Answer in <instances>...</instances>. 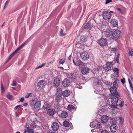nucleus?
<instances>
[{"label":"nucleus","mask_w":133,"mask_h":133,"mask_svg":"<svg viewBox=\"0 0 133 133\" xmlns=\"http://www.w3.org/2000/svg\"><path fill=\"white\" fill-rule=\"evenodd\" d=\"M101 81L98 78H96L95 79V85L94 88L96 90L101 91L103 90V87L100 84Z\"/></svg>","instance_id":"nucleus-1"},{"label":"nucleus","mask_w":133,"mask_h":133,"mask_svg":"<svg viewBox=\"0 0 133 133\" xmlns=\"http://www.w3.org/2000/svg\"><path fill=\"white\" fill-rule=\"evenodd\" d=\"M113 61L108 62L106 63V66L104 69L105 71H110L111 70V66H113Z\"/></svg>","instance_id":"nucleus-2"},{"label":"nucleus","mask_w":133,"mask_h":133,"mask_svg":"<svg viewBox=\"0 0 133 133\" xmlns=\"http://www.w3.org/2000/svg\"><path fill=\"white\" fill-rule=\"evenodd\" d=\"M117 95L115 96H112V97L111 98V103L113 104H116L118 101L120 96L119 94H117Z\"/></svg>","instance_id":"nucleus-3"},{"label":"nucleus","mask_w":133,"mask_h":133,"mask_svg":"<svg viewBox=\"0 0 133 133\" xmlns=\"http://www.w3.org/2000/svg\"><path fill=\"white\" fill-rule=\"evenodd\" d=\"M111 16V14L110 12L108 11H105L103 14V18L105 20L108 21L110 19Z\"/></svg>","instance_id":"nucleus-4"},{"label":"nucleus","mask_w":133,"mask_h":133,"mask_svg":"<svg viewBox=\"0 0 133 133\" xmlns=\"http://www.w3.org/2000/svg\"><path fill=\"white\" fill-rule=\"evenodd\" d=\"M111 93V96H115L117 95V94H119L117 92V88L116 87H112L109 89Z\"/></svg>","instance_id":"nucleus-5"},{"label":"nucleus","mask_w":133,"mask_h":133,"mask_svg":"<svg viewBox=\"0 0 133 133\" xmlns=\"http://www.w3.org/2000/svg\"><path fill=\"white\" fill-rule=\"evenodd\" d=\"M80 56L83 60L84 61L87 60L89 58V56L86 52L81 53L80 54Z\"/></svg>","instance_id":"nucleus-6"},{"label":"nucleus","mask_w":133,"mask_h":133,"mask_svg":"<svg viewBox=\"0 0 133 133\" xmlns=\"http://www.w3.org/2000/svg\"><path fill=\"white\" fill-rule=\"evenodd\" d=\"M70 84V82L69 79L66 78L64 79L62 82L63 85L65 87H68L69 85Z\"/></svg>","instance_id":"nucleus-7"},{"label":"nucleus","mask_w":133,"mask_h":133,"mask_svg":"<svg viewBox=\"0 0 133 133\" xmlns=\"http://www.w3.org/2000/svg\"><path fill=\"white\" fill-rule=\"evenodd\" d=\"M52 129L54 131H56L58 130L59 128V124L56 122H54L51 125Z\"/></svg>","instance_id":"nucleus-8"},{"label":"nucleus","mask_w":133,"mask_h":133,"mask_svg":"<svg viewBox=\"0 0 133 133\" xmlns=\"http://www.w3.org/2000/svg\"><path fill=\"white\" fill-rule=\"evenodd\" d=\"M121 32L118 30H116L112 33V36L116 38L119 37L120 36Z\"/></svg>","instance_id":"nucleus-9"},{"label":"nucleus","mask_w":133,"mask_h":133,"mask_svg":"<svg viewBox=\"0 0 133 133\" xmlns=\"http://www.w3.org/2000/svg\"><path fill=\"white\" fill-rule=\"evenodd\" d=\"M107 40L103 38H101L98 41V43L99 45L101 46H105L107 44Z\"/></svg>","instance_id":"nucleus-10"},{"label":"nucleus","mask_w":133,"mask_h":133,"mask_svg":"<svg viewBox=\"0 0 133 133\" xmlns=\"http://www.w3.org/2000/svg\"><path fill=\"white\" fill-rule=\"evenodd\" d=\"M60 80L58 78H56L54 80V86L55 88H57L60 85Z\"/></svg>","instance_id":"nucleus-11"},{"label":"nucleus","mask_w":133,"mask_h":133,"mask_svg":"<svg viewBox=\"0 0 133 133\" xmlns=\"http://www.w3.org/2000/svg\"><path fill=\"white\" fill-rule=\"evenodd\" d=\"M75 59H73V61L75 65L78 66L80 65H84V63L80 60H78V59L75 60Z\"/></svg>","instance_id":"nucleus-12"},{"label":"nucleus","mask_w":133,"mask_h":133,"mask_svg":"<svg viewBox=\"0 0 133 133\" xmlns=\"http://www.w3.org/2000/svg\"><path fill=\"white\" fill-rule=\"evenodd\" d=\"M109 117L106 115H103L101 117V120L102 123H104L108 121Z\"/></svg>","instance_id":"nucleus-13"},{"label":"nucleus","mask_w":133,"mask_h":133,"mask_svg":"<svg viewBox=\"0 0 133 133\" xmlns=\"http://www.w3.org/2000/svg\"><path fill=\"white\" fill-rule=\"evenodd\" d=\"M48 114L51 116H52L56 113L55 110L51 109H49L47 111Z\"/></svg>","instance_id":"nucleus-14"},{"label":"nucleus","mask_w":133,"mask_h":133,"mask_svg":"<svg viewBox=\"0 0 133 133\" xmlns=\"http://www.w3.org/2000/svg\"><path fill=\"white\" fill-rule=\"evenodd\" d=\"M41 101H38L37 100L34 106V108L35 110H38L41 107Z\"/></svg>","instance_id":"nucleus-15"},{"label":"nucleus","mask_w":133,"mask_h":133,"mask_svg":"<svg viewBox=\"0 0 133 133\" xmlns=\"http://www.w3.org/2000/svg\"><path fill=\"white\" fill-rule=\"evenodd\" d=\"M89 69L88 68H83L81 69V72L82 74H87L89 73Z\"/></svg>","instance_id":"nucleus-16"},{"label":"nucleus","mask_w":133,"mask_h":133,"mask_svg":"<svg viewBox=\"0 0 133 133\" xmlns=\"http://www.w3.org/2000/svg\"><path fill=\"white\" fill-rule=\"evenodd\" d=\"M118 127L116 125H111L110 127L111 131L113 132H115L117 129Z\"/></svg>","instance_id":"nucleus-17"},{"label":"nucleus","mask_w":133,"mask_h":133,"mask_svg":"<svg viewBox=\"0 0 133 133\" xmlns=\"http://www.w3.org/2000/svg\"><path fill=\"white\" fill-rule=\"evenodd\" d=\"M111 23L112 25L114 27H116L118 25V21L115 19H112Z\"/></svg>","instance_id":"nucleus-18"},{"label":"nucleus","mask_w":133,"mask_h":133,"mask_svg":"<svg viewBox=\"0 0 133 133\" xmlns=\"http://www.w3.org/2000/svg\"><path fill=\"white\" fill-rule=\"evenodd\" d=\"M63 124L66 127L70 126V128L71 129H72L73 127V126L72 125V124L71 123L70 124L69 122L66 121H64L63 122Z\"/></svg>","instance_id":"nucleus-19"},{"label":"nucleus","mask_w":133,"mask_h":133,"mask_svg":"<svg viewBox=\"0 0 133 133\" xmlns=\"http://www.w3.org/2000/svg\"><path fill=\"white\" fill-rule=\"evenodd\" d=\"M117 122V118H111L110 120V123L111 125H116Z\"/></svg>","instance_id":"nucleus-20"},{"label":"nucleus","mask_w":133,"mask_h":133,"mask_svg":"<svg viewBox=\"0 0 133 133\" xmlns=\"http://www.w3.org/2000/svg\"><path fill=\"white\" fill-rule=\"evenodd\" d=\"M63 92L62 90L60 88H57L56 90V95H62Z\"/></svg>","instance_id":"nucleus-21"},{"label":"nucleus","mask_w":133,"mask_h":133,"mask_svg":"<svg viewBox=\"0 0 133 133\" xmlns=\"http://www.w3.org/2000/svg\"><path fill=\"white\" fill-rule=\"evenodd\" d=\"M70 92L69 91L65 90L63 92L62 95L65 97H67L70 95Z\"/></svg>","instance_id":"nucleus-22"},{"label":"nucleus","mask_w":133,"mask_h":133,"mask_svg":"<svg viewBox=\"0 0 133 133\" xmlns=\"http://www.w3.org/2000/svg\"><path fill=\"white\" fill-rule=\"evenodd\" d=\"M104 34L106 37H108L111 35L112 32L110 30H108L104 32Z\"/></svg>","instance_id":"nucleus-23"},{"label":"nucleus","mask_w":133,"mask_h":133,"mask_svg":"<svg viewBox=\"0 0 133 133\" xmlns=\"http://www.w3.org/2000/svg\"><path fill=\"white\" fill-rule=\"evenodd\" d=\"M67 108L68 110L70 111H72L74 110L75 111L76 110L74 106L73 105L71 104L69 105Z\"/></svg>","instance_id":"nucleus-24"},{"label":"nucleus","mask_w":133,"mask_h":133,"mask_svg":"<svg viewBox=\"0 0 133 133\" xmlns=\"http://www.w3.org/2000/svg\"><path fill=\"white\" fill-rule=\"evenodd\" d=\"M68 115L67 113L65 111H62L61 113V117L62 118H66Z\"/></svg>","instance_id":"nucleus-25"},{"label":"nucleus","mask_w":133,"mask_h":133,"mask_svg":"<svg viewBox=\"0 0 133 133\" xmlns=\"http://www.w3.org/2000/svg\"><path fill=\"white\" fill-rule=\"evenodd\" d=\"M113 72L116 73V76L118 77L119 76V69L117 68H112Z\"/></svg>","instance_id":"nucleus-26"},{"label":"nucleus","mask_w":133,"mask_h":133,"mask_svg":"<svg viewBox=\"0 0 133 133\" xmlns=\"http://www.w3.org/2000/svg\"><path fill=\"white\" fill-rule=\"evenodd\" d=\"M28 42H27V41H26L23 44H22L16 50H17V51L18 52V51L22 49V48Z\"/></svg>","instance_id":"nucleus-27"},{"label":"nucleus","mask_w":133,"mask_h":133,"mask_svg":"<svg viewBox=\"0 0 133 133\" xmlns=\"http://www.w3.org/2000/svg\"><path fill=\"white\" fill-rule=\"evenodd\" d=\"M62 95H56V97L55 100L57 102H59L62 100V98L61 97Z\"/></svg>","instance_id":"nucleus-28"},{"label":"nucleus","mask_w":133,"mask_h":133,"mask_svg":"<svg viewBox=\"0 0 133 133\" xmlns=\"http://www.w3.org/2000/svg\"><path fill=\"white\" fill-rule=\"evenodd\" d=\"M44 80H41L39 81L38 83L37 84V87L38 88H41V86H43V82Z\"/></svg>","instance_id":"nucleus-29"},{"label":"nucleus","mask_w":133,"mask_h":133,"mask_svg":"<svg viewBox=\"0 0 133 133\" xmlns=\"http://www.w3.org/2000/svg\"><path fill=\"white\" fill-rule=\"evenodd\" d=\"M37 100H37L36 98H34V99H32L31 100L30 102L31 105V106L32 107H34V105Z\"/></svg>","instance_id":"nucleus-30"},{"label":"nucleus","mask_w":133,"mask_h":133,"mask_svg":"<svg viewBox=\"0 0 133 133\" xmlns=\"http://www.w3.org/2000/svg\"><path fill=\"white\" fill-rule=\"evenodd\" d=\"M17 50H16L13 53H12L10 56L7 59V62H8L9 60H10L11 58L17 53Z\"/></svg>","instance_id":"nucleus-31"},{"label":"nucleus","mask_w":133,"mask_h":133,"mask_svg":"<svg viewBox=\"0 0 133 133\" xmlns=\"http://www.w3.org/2000/svg\"><path fill=\"white\" fill-rule=\"evenodd\" d=\"M91 28V25L90 23L88 22L84 26V28L86 29H90Z\"/></svg>","instance_id":"nucleus-32"},{"label":"nucleus","mask_w":133,"mask_h":133,"mask_svg":"<svg viewBox=\"0 0 133 133\" xmlns=\"http://www.w3.org/2000/svg\"><path fill=\"white\" fill-rule=\"evenodd\" d=\"M50 107V105L47 102H45L43 106V107L45 109H47Z\"/></svg>","instance_id":"nucleus-33"},{"label":"nucleus","mask_w":133,"mask_h":133,"mask_svg":"<svg viewBox=\"0 0 133 133\" xmlns=\"http://www.w3.org/2000/svg\"><path fill=\"white\" fill-rule=\"evenodd\" d=\"M77 76V78L79 81H81L82 80H83L84 79V77L81 74H79Z\"/></svg>","instance_id":"nucleus-34"},{"label":"nucleus","mask_w":133,"mask_h":133,"mask_svg":"<svg viewBox=\"0 0 133 133\" xmlns=\"http://www.w3.org/2000/svg\"><path fill=\"white\" fill-rule=\"evenodd\" d=\"M96 128L97 129H98L102 128L101 123L100 122H97L96 123Z\"/></svg>","instance_id":"nucleus-35"},{"label":"nucleus","mask_w":133,"mask_h":133,"mask_svg":"<svg viewBox=\"0 0 133 133\" xmlns=\"http://www.w3.org/2000/svg\"><path fill=\"white\" fill-rule=\"evenodd\" d=\"M97 122L93 121L92 122H91L90 124V126L91 128H94L96 125Z\"/></svg>","instance_id":"nucleus-36"},{"label":"nucleus","mask_w":133,"mask_h":133,"mask_svg":"<svg viewBox=\"0 0 133 133\" xmlns=\"http://www.w3.org/2000/svg\"><path fill=\"white\" fill-rule=\"evenodd\" d=\"M26 129L27 131L28 132L27 133H34V131L32 129L30 128L29 127H27Z\"/></svg>","instance_id":"nucleus-37"},{"label":"nucleus","mask_w":133,"mask_h":133,"mask_svg":"<svg viewBox=\"0 0 133 133\" xmlns=\"http://www.w3.org/2000/svg\"><path fill=\"white\" fill-rule=\"evenodd\" d=\"M1 87L2 90V94H3L4 93L5 90V88L4 87L3 84L2 83H1Z\"/></svg>","instance_id":"nucleus-38"},{"label":"nucleus","mask_w":133,"mask_h":133,"mask_svg":"<svg viewBox=\"0 0 133 133\" xmlns=\"http://www.w3.org/2000/svg\"><path fill=\"white\" fill-rule=\"evenodd\" d=\"M32 93H28L26 94L25 96V98H28L29 97L32 96Z\"/></svg>","instance_id":"nucleus-39"},{"label":"nucleus","mask_w":133,"mask_h":133,"mask_svg":"<svg viewBox=\"0 0 133 133\" xmlns=\"http://www.w3.org/2000/svg\"><path fill=\"white\" fill-rule=\"evenodd\" d=\"M6 97L10 100H11L12 99V96L9 94H8L6 95Z\"/></svg>","instance_id":"nucleus-40"},{"label":"nucleus","mask_w":133,"mask_h":133,"mask_svg":"<svg viewBox=\"0 0 133 133\" xmlns=\"http://www.w3.org/2000/svg\"><path fill=\"white\" fill-rule=\"evenodd\" d=\"M59 34H60V36H64L66 34H65L64 33H63V30L62 29H61V30Z\"/></svg>","instance_id":"nucleus-41"},{"label":"nucleus","mask_w":133,"mask_h":133,"mask_svg":"<svg viewBox=\"0 0 133 133\" xmlns=\"http://www.w3.org/2000/svg\"><path fill=\"white\" fill-rule=\"evenodd\" d=\"M113 85L114 86L113 87H116H116L118 86V84L117 82V81L115 80V81L113 83Z\"/></svg>","instance_id":"nucleus-42"},{"label":"nucleus","mask_w":133,"mask_h":133,"mask_svg":"<svg viewBox=\"0 0 133 133\" xmlns=\"http://www.w3.org/2000/svg\"><path fill=\"white\" fill-rule=\"evenodd\" d=\"M36 127V125L34 123H31L30 124V128L31 129L35 128Z\"/></svg>","instance_id":"nucleus-43"},{"label":"nucleus","mask_w":133,"mask_h":133,"mask_svg":"<svg viewBox=\"0 0 133 133\" xmlns=\"http://www.w3.org/2000/svg\"><path fill=\"white\" fill-rule=\"evenodd\" d=\"M114 105L111 104L110 106V107L111 108H117L118 105L116 104H114Z\"/></svg>","instance_id":"nucleus-44"},{"label":"nucleus","mask_w":133,"mask_h":133,"mask_svg":"<svg viewBox=\"0 0 133 133\" xmlns=\"http://www.w3.org/2000/svg\"><path fill=\"white\" fill-rule=\"evenodd\" d=\"M9 2V0H7L6 1L4 7V9H5L7 7Z\"/></svg>","instance_id":"nucleus-45"},{"label":"nucleus","mask_w":133,"mask_h":133,"mask_svg":"<svg viewBox=\"0 0 133 133\" xmlns=\"http://www.w3.org/2000/svg\"><path fill=\"white\" fill-rule=\"evenodd\" d=\"M105 84L106 85L110 87L112 85V84L110 81H108L105 82Z\"/></svg>","instance_id":"nucleus-46"},{"label":"nucleus","mask_w":133,"mask_h":133,"mask_svg":"<svg viewBox=\"0 0 133 133\" xmlns=\"http://www.w3.org/2000/svg\"><path fill=\"white\" fill-rule=\"evenodd\" d=\"M45 65V63H44L43 64H42V65H39V66H37V67L35 69H37L39 68H41L44 66Z\"/></svg>","instance_id":"nucleus-47"},{"label":"nucleus","mask_w":133,"mask_h":133,"mask_svg":"<svg viewBox=\"0 0 133 133\" xmlns=\"http://www.w3.org/2000/svg\"><path fill=\"white\" fill-rule=\"evenodd\" d=\"M65 61V59H60L59 61V63L60 64H63Z\"/></svg>","instance_id":"nucleus-48"},{"label":"nucleus","mask_w":133,"mask_h":133,"mask_svg":"<svg viewBox=\"0 0 133 133\" xmlns=\"http://www.w3.org/2000/svg\"><path fill=\"white\" fill-rule=\"evenodd\" d=\"M22 107V106L21 105H18L16 106L15 108V110H17V109H19L20 108H21Z\"/></svg>","instance_id":"nucleus-49"},{"label":"nucleus","mask_w":133,"mask_h":133,"mask_svg":"<svg viewBox=\"0 0 133 133\" xmlns=\"http://www.w3.org/2000/svg\"><path fill=\"white\" fill-rule=\"evenodd\" d=\"M129 54L130 55L133 56V49L130 50L129 51Z\"/></svg>","instance_id":"nucleus-50"},{"label":"nucleus","mask_w":133,"mask_h":133,"mask_svg":"<svg viewBox=\"0 0 133 133\" xmlns=\"http://www.w3.org/2000/svg\"><path fill=\"white\" fill-rule=\"evenodd\" d=\"M116 9L119 12L121 13L123 12V11H122V9L120 8H116Z\"/></svg>","instance_id":"nucleus-51"},{"label":"nucleus","mask_w":133,"mask_h":133,"mask_svg":"<svg viewBox=\"0 0 133 133\" xmlns=\"http://www.w3.org/2000/svg\"><path fill=\"white\" fill-rule=\"evenodd\" d=\"M55 108L58 110L60 109V106L58 104H57L55 106Z\"/></svg>","instance_id":"nucleus-52"},{"label":"nucleus","mask_w":133,"mask_h":133,"mask_svg":"<svg viewBox=\"0 0 133 133\" xmlns=\"http://www.w3.org/2000/svg\"><path fill=\"white\" fill-rule=\"evenodd\" d=\"M101 133H109V132L107 130H104L101 131Z\"/></svg>","instance_id":"nucleus-53"},{"label":"nucleus","mask_w":133,"mask_h":133,"mask_svg":"<svg viewBox=\"0 0 133 133\" xmlns=\"http://www.w3.org/2000/svg\"><path fill=\"white\" fill-rule=\"evenodd\" d=\"M121 82L123 84H124L125 82V78H123L121 80Z\"/></svg>","instance_id":"nucleus-54"},{"label":"nucleus","mask_w":133,"mask_h":133,"mask_svg":"<svg viewBox=\"0 0 133 133\" xmlns=\"http://www.w3.org/2000/svg\"><path fill=\"white\" fill-rule=\"evenodd\" d=\"M16 81L14 80H13V84L12 85L13 86H16Z\"/></svg>","instance_id":"nucleus-55"},{"label":"nucleus","mask_w":133,"mask_h":133,"mask_svg":"<svg viewBox=\"0 0 133 133\" xmlns=\"http://www.w3.org/2000/svg\"><path fill=\"white\" fill-rule=\"evenodd\" d=\"M76 76H75L74 74H72L71 76V78L72 80L74 79L75 78Z\"/></svg>","instance_id":"nucleus-56"},{"label":"nucleus","mask_w":133,"mask_h":133,"mask_svg":"<svg viewBox=\"0 0 133 133\" xmlns=\"http://www.w3.org/2000/svg\"><path fill=\"white\" fill-rule=\"evenodd\" d=\"M112 2V1L111 0H106L105 4H108V3L111 2Z\"/></svg>","instance_id":"nucleus-57"},{"label":"nucleus","mask_w":133,"mask_h":133,"mask_svg":"<svg viewBox=\"0 0 133 133\" xmlns=\"http://www.w3.org/2000/svg\"><path fill=\"white\" fill-rule=\"evenodd\" d=\"M124 104L123 101H122L119 104V105L120 107H122L123 106Z\"/></svg>","instance_id":"nucleus-58"},{"label":"nucleus","mask_w":133,"mask_h":133,"mask_svg":"<svg viewBox=\"0 0 133 133\" xmlns=\"http://www.w3.org/2000/svg\"><path fill=\"white\" fill-rule=\"evenodd\" d=\"M24 100V98L23 97L21 98L20 100V101L19 102H23Z\"/></svg>","instance_id":"nucleus-59"},{"label":"nucleus","mask_w":133,"mask_h":133,"mask_svg":"<svg viewBox=\"0 0 133 133\" xmlns=\"http://www.w3.org/2000/svg\"><path fill=\"white\" fill-rule=\"evenodd\" d=\"M119 119L121 121L122 123H123L124 120L123 118L122 117H119Z\"/></svg>","instance_id":"nucleus-60"},{"label":"nucleus","mask_w":133,"mask_h":133,"mask_svg":"<svg viewBox=\"0 0 133 133\" xmlns=\"http://www.w3.org/2000/svg\"><path fill=\"white\" fill-rule=\"evenodd\" d=\"M78 86H79V87H78L77 86H76V85L75 86V87H76V88H79V89H81L82 88V87L81 86H80L79 85H78Z\"/></svg>","instance_id":"nucleus-61"},{"label":"nucleus","mask_w":133,"mask_h":133,"mask_svg":"<svg viewBox=\"0 0 133 133\" xmlns=\"http://www.w3.org/2000/svg\"><path fill=\"white\" fill-rule=\"evenodd\" d=\"M119 58H116V61L118 63H119Z\"/></svg>","instance_id":"nucleus-62"},{"label":"nucleus","mask_w":133,"mask_h":133,"mask_svg":"<svg viewBox=\"0 0 133 133\" xmlns=\"http://www.w3.org/2000/svg\"><path fill=\"white\" fill-rule=\"evenodd\" d=\"M5 22H4L1 26L2 27H3L5 25Z\"/></svg>","instance_id":"nucleus-63"},{"label":"nucleus","mask_w":133,"mask_h":133,"mask_svg":"<svg viewBox=\"0 0 133 133\" xmlns=\"http://www.w3.org/2000/svg\"><path fill=\"white\" fill-rule=\"evenodd\" d=\"M23 106H26L28 105V104L27 103H25L23 104Z\"/></svg>","instance_id":"nucleus-64"}]
</instances>
